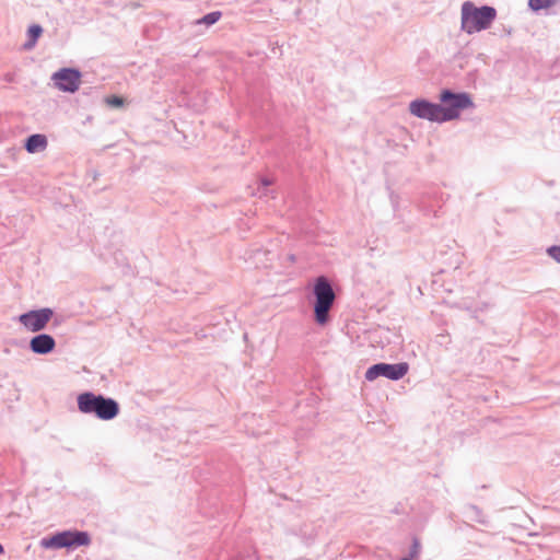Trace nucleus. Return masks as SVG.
<instances>
[{
	"instance_id": "obj_1",
	"label": "nucleus",
	"mask_w": 560,
	"mask_h": 560,
	"mask_svg": "<svg viewBox=\"0 0 560 560\" xmlns=\"http://www.w3.org/2000/svg\"><path fill=\"white\" fill-rule=\"evenodd\" d=\"M78 408L83 413H94L102 420L114 419L119 411L118 404L112 398H105L92 393H83L78 397Z\"/></svg>"
},
{
	"instance_id": "obj_2",
	"label": "nucleus",
	"mask_w": 560,
	"mask_h": 560,
	"mask_svg": "<svg viewBox=\"0 0 560 560\" xmlns=\"http://www.w3.org/2000/svg\"><path fill=\"white\" fill-rule=\"evenodd\" d=\"M494 18L495 10L491 7L475 8L469 2L463 4L462 26L469 34L488 28Z\"/></svg>"
},
{
	"instance_id": "obj_3",
	"label": "nucleus",
	"mask_w": 560,
	"mask_h": 560,
	"mask_svg": "<svg viewBox=\"0 0 560 560\" xmlns=\"http://www.w3.org/2000/svg\"><path fill=\"white\" fill-rule=\"evenodd\" d=\"M314 295L315 322L319 325H325L329 320V311L336 299L335 292L325 277H318L316 279L314 284Z\"/></svg>"
},
{
	"instance_id": "obj_4",
	"label": "nucleus",
	"mask_w": 560,
	"mask_h": 560,
	"mask_svg": "<svg viewBox=\"0 0 560 560\" xmlns=\"http://www.w3.org/2000/svg\"><path fill=\"white\" fill-rule=\"evenodd\" d=\"M91 538L86 532L65 530L42 539L40 546L46 549H60L89 546Z\"/></svg>"
},
{
	"instance_id": "obj_5",
	"label": "nucleus",
	"mask_w": 560,
	"mask_h": 560,
	"mask_svg": "<svg viewBox=\"0 0 560 560\" xmlns=\"http://www.w3.org/2000/svg\"><path fill=\"white\" fill-rule=\"evenodd\" d=\"M440 98L444 104L442 112L445 121L458 118L460 110L472 106V101L466 93L455 94L450 91H443Z\"/></svg>"
},
{
	"instance_id": "obj_6",
	"label": "nucleus",
	"mask_w": 560,
	"mask_h": 560,
	"mask_svg": "<svg viewBox=\"0 0 560 560\" xmlns=\"http://www.w3.org/2000/svg\"><path fill=\"white\" fill-rule=\"evenodd\" d=\"M409 371V365L406 362L396 364L377 363L369 368L365 372V378L370 382L380 376H384L392 381L402 378Z\"/></svg>"
},
{
	"instance_id": "obj_7",
	"label": "nucleus",
	"mask_w": 560,
	"mask_h": 560,
	"mask_svg": "<svg viewBox=\"0 0 560 560\" xmlns=\"http://www.w3.org/2000/svg\"><path fill=\"white\" fill-rule=\"evenodd\" d=\"M409 110L412 115L429 119L432 121H445L442 105L432 104L427 101H413L410 103Z\"/></svg>"
},
{
	"instance_id": "obj_8",
	"label": "nucleus",
	"mask_w": 560,
	"mask_h": 560,
	"mask_svg": "<svg viewBox=\"0 0 560 560\" xmlns=\"http://www.w3.org/2000/svg\"><path fill=\"white\" fill-rule=\"evenodd\" d=\"M56 86L63 92H75L81 84V73L75 69L65 68L52 75Z\"/></svg>"
},
{
	"instance_id": "obj_9",
	"label": "nucleus",
	"mask_w": 560,
	"mask_h": 560,
	"mask_svg": "<svg viewBox=\"0 0 560 560\" xmlns=\"http://www.w3.org/2000/svg\"><path fill=\"white\" fill-rule=\"evenodd\" d=\"M52 316V311L49 308H42L38 311H31L20 316V322L31 331H38L46 327Z\"/></svg>"
},
{
	"instance_id": "obj_10",
	"label": "nucleus",
	"mask_w": 560,
	"mask_h": 560,
	"mask_svg": "<svg viewBox=\"0 0 560 560\" xmlns=\"http://www.w3.org/2000/svg\"><path fill=\"white\" fill-rule=\"evenodd\" d=\"M56 343L54 338L46 334L35 336L30 342L32 351L40 354H45L52 351Z\"/></svg>"
},
{
	"instance_id": "obj_11",
	"label": "nucleus",
	"mask_w": 560,
	"mask_h": 560,
	"mask_svg": "<svg viewBox=\"0 0 560 560\" xmlns=\"http://www.w3.org/2000/svg\"><path fill=\"white\" fill-rule=\"evenodd\" d=\"M47 148V138L44 135H32L26 140L25 149L30 153L44 151Z\"/></svg>"
},
{
	"instance_id": "obj_12",
	"label": "nucleus",
	"mask_w": 560,
	"mask_h": 560,
	"mask_svg": "<svg viewBox=\"0 0 560 560\" xmlns=\"http://www.w3.org/2000/svg\"><path fill=\"white\" fill-rule=\"evenodd\" d=\"M555 0H528V5L534 11L550 8L555 4Z\"/></svg>"
},
{
	"instance_id": "obj_13",
	"label": "nucleus",
	"mask_w": 560,
	"mask_h": 560,
	"mask_svg": "<svg viewBox=\"0 0 560 560\" xmlns=\"http://www.w3.org/2000/svg\"><path fill=\"white\" fill-rule=\"evenodd\" d=\"M220 18H221V12H219V11L211 12V13L205 15L201 20H199L198 23L211 25V24H214L215 22H218L220 20Z\"/></svg>"
},
{
	"instance_id": "obj_14",
	"label": "nucleus",
	"mask_w": 560,
	"mask_h": 560,
	"mask_svg": "<svg viewBox=\"0 0 560 560\" xmlns=\"http://www.w3.org/2000/svg\"><path fill=\"white\" fill-rule=\"evenodd\" d=\"M43 30L39 25H32L30 28H28V36H30V39H31V44H30V47L34 46V44L36 43L37 38L40 36Z\"/></svg>"
},
{
	"instance_id": "obj_15",
	"label": "nucleus",
	"mask_w": 560,
	"mask_h": 560,
	"mask_svg": "<svg viewBox=\"0 0 560 560\" xmlns=\"http://www.w3.org/2000/svg\"><path fill=\"white\" fill-rule=\"evenodd\" d=\"M104 102L110 107H121L125 104V100L117 95L106 96Z\"/></svg>"
},
{
	"instance_id": "obj_16",
	"label": "nucleus",
	"mask_w": 560,
	"mask_h": 560,
	"mask_svg": "<svg viewBox=\"0 0 560 560\" xmlns=\"http://www.w3.org/2000/svg\"><path fill=\"white\" fill-rule=\"evenodd\" d=\"M548 254L560 262V246H553L548 249Z\"/></svg>"
},
{
	"instance_id": "obj_17",
	"label": "nucleus",
	"mask_w": 560,
	"mask_h": 560,
	"mask_svg": "<svg viewBox=\"0 0 560 560\" xmlns=\"http://www.w3.org/2000/svg\"><path fill=\"white\" fill-rule=\"evenodd\" d=\"M4 553V548L3 546L0 544V555H3Z\"/></svg>"
},
{
	"instance_id": "obj_18",
	"label": "nucleus",
	"mask_w": 560,
	"mask_h": 560,
	"mask_svg": "<svg viewBox=\"0 0 560 560\" xmlns=\"http://www.w3.org/2000/svg\"><path fill=\"white\" fill-rule=\"evenodd\" d=\"M262 183H264V185H269L270 184V182L267 180V179H264Z\"/></svg>"
}]
</instances>
